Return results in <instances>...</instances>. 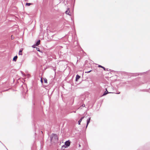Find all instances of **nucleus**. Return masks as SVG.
<instances>
[{
    "label": "nucleus",
    "instance_id": "f257e3e1",
    "mask_svg": "<svg viewBox=\"0 0 150 150\" xmlns=\"http://www.w3.org/2000/svg\"><path fill=\"white\" fill-rule=\"evenodd\" d=\"M51 141L52 142L55 143L58 141V138L57 135L55 134H52L50 137Z\"/></svg>",
    "mask_w": 150,
    "mask_h": 150
},
{
    "label": "nucleus",
    "instance_id": "f03ea898",
    "mask_svg": "<svg viewBox=\"0 0 150 150\" xmlns=\"http://www.w3.org/2000/svg\"><path fill=\"white\" fill-rule=\"evenodd\" d=\"M65 146H66L67 147V146H69L70 145V143L69 141H66L65 142Z\"/></svg>",
    "mask_w": 150,
    "mask_h": 150
},
{
    "label": "nucleus",
    "instance_id": "7ed1b4c3",
    "mask_svg": "<svg viewBox=\"0 0 150 150\" xmlns=\"http://www.w3.org/2000/svg\"><path fill=\"white\" fill-rule=\"evenodd\" d=\"M91 120V117H89L87 120V125L86 128L87 127L89 123L90 122V120Z\"/></svg>",
    "mask_w": 150,
    "mask_h": 150
},
{
    "label": "nucleus",
    "instance_id": "20e7f679",
    "mask_svg": "<svg viewBox=\"0 0 150 150\" xmlns=\"http://www.w3.org/2000/svg\"><path fill=\"white\" fill-rule=\"evenodd\" d=\"M84 118V117H82L79 120L78 122V124L79 125H80L81 124V122L82 120Z\"/></svg>",
    "mask_w": 150,
    "mask_h": 150
},
{
    "label": "nucleus",
    "instance_id": "39448f33",
    "mask_svg": "<svg viewBox=\"0 0 150 150\" xmlns=\"http://www.w3.org/2000/svg\"><path fill=\"white\" fill-rule=\"evenodd\" d=\"M23 49H21L19 51L18 54L19 55H22V52L23 51Z\"/></svg>",
    "mask_w": 150,
    "mask_h": 150
},
{
    "label": "nucleus",
    "instance_id": "423d86ee",
    "mask_svg": "<svg viewBox=\"0 0 150 150\" xmlns=\"http://www.w3.org/2000/svg\"><path fill=\"white\" fill-rule=\"evenodd\" d=\"M80 78V76H79L78 75H77L76 78V81H77Z\"/></svg>",
    "mask_w": 150,
    "mask_h": 150
},
{
    "label": "nucleus",
    "instance_id": "0eeeda50",
    "mask_svg": "<svg viewBox=\"0 0 150 150\" xmlns=\"http://www.w3.org/2000/svg\"><path fill=\"white\" fill-rule=\"evenodd\" d=\"M69 12H70V11L69 10V9H67V10L66 11L65 13H66V14L70 16L71 15L70 14H69Z\"/></svg>",
    "mask_w": 150,
    "mask_h": 150
},
{
    "label": "nucleus",
    "instance_id": "6e6552de",
    "mask_svg": "<svg viewBox=\"0 0 150 150\" xmlns=\"http://www.w3.org/2000/svg\"><path fill=\"white\" fill-rule=\"evenodd\" d=\"M18 57L17 56H15L13 58V60L15 62L16 61V59H17Z\"/></svg>",
    "mask_w": 150,
    "mask_h": 150
},
{
    "label": "nucleus",
    "instance_id": "1a4fd4ad",
    "mask_svg": "<svg viewBox=\"0 0 150 150\" xmlns=\"http://www.w3.org/2000/svg\"><path fill=\"white\" fill-rule=\"evenodd\" d=\"M40 40H39L36 43V44H35L36 46H38V45H39L40 44Z\"/></svg>",
    "mask_w": 150,
    "mask_h": 150
},
{
    "label": "nucleus",
    "instance_id": "9d476101",
    "mask_svg": "<svg viewBox=\"0 0 150 150\" xmlns=\"http://www.w3.org/2000/svg\"><path fill=\"white\" fill-rule=\"evenodd\" d=\"M98 66L99 67H101V68H103L104 70H105V67H103L100 65H99Z\"/></svg>",
    "mask_w": 150,
    "mask_h": 150
},
{
    "label": "nucleus",
    "instance_id": "9b49d317",
    "mask_svg": "<svg viewBox=\"0 0 150 150\" xmlns=\"http://www.w3.org/2000/svg\"><path fill=\"white\" fill-rule=\"evenodd\" d=\"M44 82L45 83H47V79H46V78H44Z\"/></svg>",
    "mask_w": 150,
    "mask_h": 150
},
{
    "label": "nucleus",
    "instance_id": "f8f14e48",
    "mask_svg": "<svg viewBox=\"0 0 150 150\" xmlns=\"http://www.w3.org/2000/svg\"><path fill=\"white\" fill-rule=\"evenodd\" d=\"M31 4L30 3H27L26 4V5L29 6Z\"/></svg>",
    "mask_w": 150,
    "mask_h": 150
},
{
    "label": "nucleus",
    "instance_id": "ddd939ff",
    "mask_svg": "<svg viewBox=\"0 0 150 150\" xmlns=\"http://www.w3.org/2000/svg\"><path fill=\"white\" fill-rule=\"evenodd\" d=\"M107 91V92H105V93H104V94H103V96L105 95H106V94H107V93H108V91Z\"/></svg>",
    "mask_w": 150,
    "mask_h": 150
},
{
    "label": "nucleus",
    "instance_id": "4468645a",
    "mask_svg": "<svg viewBox=\"0 0 150 150\" xmlns=\"http://www.w3.org/2000/svg\"><path fill=\"white\" fill-rule=\"evenodd\" d=\"M36 50H37V51H38L40 52V49H39V48H38V47H36Z\"/></svg>",
    "mask_w": 150,
    "mask_h": 150
},
{
    "label": "nucleus",
    "instance_id": "2eb2a0df",
    "mask_svg": "<svg viewBox=\"0 0 150 150\" xmlns=\"http://www.w3.org/2000/svg\"><path fill=\"white\" fill-rule=\"evenodd\" d=\"M35 46H36L35 45H33L32 47L33 48H35Z\"/></svg>",
    "mask_w": 150,
    "mask_h": 150
},
{
    "label": "nucleus",
    "instance_id": "dca6fc26",
    "mask_svg": "<svg viewBox=\"0 0 150 150\" xmlns=\"http://www.w3.org/2000/svg\"><path fill=\"white\" fill-rule=\"evenodd\" d=\"M91 71V70L90 71H87V72H86V73H90Z\"/></svg>",
    "mask_w": 150,
    "mask_h": 150
},
{
    "label": "nucleus",
    "instance_id": "f3484780",
    "mask_svg": "<svg viewBox=\"0 0 150 150\" xmlns=\"http://www.w3.org/2000/svg\"><path fill=\"white\" fill-rule=\"evenodd\" d=\"M83 107H84L85 106V105L84 104H83L82 105Z\"/></svg>",
    "mask_w": 150,
    "mask_h": 150
},
{
    "label": "nucleus",
    "instance_id": "a211bd4d",
    "mask_svg": "<svg viewBox=\"0 0 150 150\" xmlns=\"http://www.w3.org/2000/svg\"><path fill=\"white\" fill-rule=\"evenodd\" d=\"M41 83H42L43 82V81H42V79H41Z\"/></svg>",
    "mask_w": 150,
    "mask_h": 150
},
{
    "label": "nucleus",
    "instance_id": "6ab92c4d",
    "mask_svg": "<svg viewBox=\"0 0 150 150\" xmlns=\"http://www.w3.org/2000/svg\"><path fill=\"white\" fill-rule=\"evenodd\" d=\"M79 147H81V145L80 144L79 145Z\"/></svg>",
    "mask_w": 150,
    "mask_h": 150
},
{
    "label": "nucleus",
    "instance_id": "aec40b11",
    "mask_svg": "<svg viewBox=\"0 0 150 150\" xmlns=\"http://www.w3.org/2000/svg\"><path fill=\"white\" fill-rule=\"evenodd\" d=\"M62 147H64V145H63V146H62Z\"/></svg>",
    "mask_w": 150,
    "mask_h": 150
}]
</instances>
